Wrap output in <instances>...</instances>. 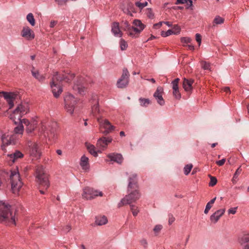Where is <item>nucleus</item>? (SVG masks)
Here are the masks:
<instances>
[{
    "label": "nucleus",
    "instance_id": "423d86ee",
    "mask_svg": "<svg viewBox=\"0 0 249 249\" xmlns=\"http://www.w3.org/2000/svg\"><path fill=\"white\" fill-rule=\"evenodd\" d=\"M64 108L67 113L72 115L74 111L75 105L78 102L77 98L73 95L68 93L64 97Z\"/></svg>",
    "mask_w": 249,
    "mask_h": 249
},
{
    "label": "nucleus",
    "instance_id": "603ef678",
    "mask_svg": "<svg viewBox=\"0 0 249 249\" xmlns=\"http://www.w3.org/2000/svg\"><path fill=\"white\" fill-rule=\"evenodd\" d=\"M54 1L59 6L66 4L67 3V0H54Z\"/></svg>",
    "mask_w": 249,
    "mask_h": 249
},
{
    "label": "nucleus",
    "instance_id": "2f4dec72",
    "mask_svg": "<svg viewBox=\"0 0 249 249\" xmlns=\"http://www.w3.org/2000/svg\"><path fill=\"white\" fill-rule=\"evenodd\" d=\"M31 72L33 76L39 81H43L44 80L45 77L43 75L40 74L38 71L36 70L34 68H33Z\"/></svg>",
    "mask_w": 249,
    "mask_h": 249
},
{
    "label": "nucleus",
    "instance_id": "4d7b16f0",
    "mask_svg": "<svg viewBox=\"0 0 249 249\" xmlns=\"http://www.w3.org/2000/svg\"><path fill=\"white\" fill-rule=\"evenodd\" d=\"M225 159H223L221 160L216 161V163L219 166H222L225 163Z\"/></svg>",
    "mask_w": 249,
    "mask_h": 249
},
{
    "label": "nucleus",
    "instance_id": "4be33fe9",
    "mask_svg": "<svg viewBox=\"0 0 249 249\" xmlns=\"http://www.w3.org/2000/svg\"><path fill=\"white\" fill-rule=\"evenodd\" d=\"M225 212V209H219L216 211L210 217L211 222L213 224L216 223L220 217L224 214Z\"/></svg>",
    "mask_w": 249,
    "mask_h": 249
},
{
    "label": "nucleus",
    "instance_id": "f704fd0d",
    "mask_svg": "<svg viewBox=\"0 0 249 249\" xmlns=\"http://www.w3.org/2000/svg\"><path fill=\"white\" fill-rule=\"evenodd\" d=\"M200 65L201 68L204 70L211 71V65L209 63L204 61L200 62Z\"/></svg>",
    "mask_w": 249,
    "mask_h": 249
},
{
    "label": "nucleus",
    "instance_id": "c9c22d12",
    "mask_svg": "<svg viewBox=\"0 0 249 249\" xmlns=\"http://www.w3.org/2000/svg\"><path fill=\"white\" fill-rule=\"evenodd\" d=\"M119 44L120 49L122 51L125 50L128 47L127 42L123 38L120 39Z\"/></svg>",
    "mask_w": 249,
    "mask_h": 249
},
{
    "label": "nucleus",
    "instance_id": "f257e3e1",
    "mask_svg": "<svg viewBox=\"0 0 249 249\" xmlns=\"http://www.w3.org/2000/svg\"><path fill=\"white\" fill-rule=\"evenodd\" d=\"M0 222L16 225L15 213L12 212L11 206L2 201H0Z\"/></svg>",
    "mask_w": 249,
    "mask_h": 249
},
{
    "label": "nucleus",
    "instance_id": "5701e85b",
    "mask_svg": "<svg viewBox=\"0 0 249 249\" xmlns=\"http://www.w3.org/2000/svg\"><path fill=\"white\" fill-rule=\"evenodd\" d=\"M83 80L79 79L74 83L73 87V89L80 94H83L85 93L86 89L84 83L83 82Z\"/></svg>",
    "mask_w": 249,
    "mask_h": 249
},
{
    "label": "nucleus",
    "instance_id": "ea45409f",
    "mask_svg": "<svg viewBox=\"0 0 249 249\" xmlns=\"http://www.w3.org/2000/svg\"><path fill=\"white\" fill-rule=\"evenodd\" d=\"M193 167L192 164H187L184 168V173L185 175H188L191 172Z\"/></svg>",
    "mask_w": 249,
    "mask_h": 249
},
{
    "label": "nucleus",
    "instance_id": "de8ad7c7",
    "mask_svg": "<svg viewBox=\"0 0 249 249\" xmlns=\"http://www.w3.org/2000/svg\"><path fill=\"white\" fill-rule=\"evenodd\" d=\"M172 34H173V31H172V29H169L166 32L162 31L161 33V36L163 37H167V36H168L170 35H171Z\"/></svg>",
    "mask_w": 249,
    "mask_h": 249
},
{
    "label": "nucleus",
    "instance_id": "cd10ccee",
    "mask_svg": "<svg viewBox=\"0 0 249 249\" xmlns=\"http://www.w3.org/2000/svg\"><path fill=\"white\" fill-rule=\"evenodd\" d=\"M80 165L83 170H86L89 169V160L85 155L82 156L80 159Z\"/></svg>",
    "mask_w": 249,
    "mask_h": 249
},
{
    "label": "nucleus",
    "instance_id": "680f3d73",
    "mask_svg": "<svg viewBox=\"0 0 249 249\" xmlns=\"http://www.w3.org/2000/svg\"><path fill=\"white\" fill-rule=\"evenodd\" d=\"M71 230V227L70 225H67L64 229V231L66 232L69 231Z\"/></svg>",
    "mask_w": 249,
    "mask_h": 249
},
{
    "label": "nucleus",
    "instance_id": "2eb2a0df",
    "mask_svg": "<svg viewBox=\"0 0 249 249\" xmlns=\"http://www.w3.org/2000/svg\"><path fill=\"white\" fill-rule=\"evenodd\" d=\"M129 73L127 69L124 68L123 70V73L120 78L117 82V86L119 88H124L126 87L129 83Z\"/></svg>",
    "mask_w": 249,
    "mask_h": 249
},
{
    "label": "nucleus",
    "instance_id": "8fccbe9b",
    "mask_svg": "<svg viewBox=\"0 0 249 249\" xmlns=\"http://www.w3.org/2000/svg\"><path fill=\"white\" fill-rule=\"evenodd\" d=\"M181 42L183 43H189L191 41V38L189 37H182L180 38Z\"/></svg>",
    "mask_w": 249,
    "mask_h": 249
},
{
    "label": "nucleus",
    "instance_id": "338daca9",
    "mask_svg": "<svg viewBox=\"0 0 249 249\" xmlns=\"http://www.w3.org/2000/svg\"><path fill=\"white\" fill-rule=\"evenodd\" d=\"M187 47L190 50H194L195 49V47L193 45H188Z\"/></svg>",
    "mask_w": 249,
    "mask_h": 249
},
{
    "label": "nucleus",
    "instance_id": "0e129e2a",
    "mask_svg": "<svg viewBox=\"0 0 249 249\" xmlns=\"http://www.w3.org/2000/svg\"><path fill=\"white\" fill-rule=\"evenodd\" d=\"M216 199V197H215L208 203H209L210 204H211V205H212L214 203Z\"/></svg>",
    "mask_w": 249,
    "mask_h": 249
},
{
    "label": "nucleus",
    "instance_id": "4c0bfd02",
    "mask_svg": "<svg viewBox=\"0 0 249 249\" xmlns=\"http://www.w3.org/2000/svg\"><path fill=\"white\" fill-rule=\"evenodd\" d=\"M130 206L133 215L135 216H137L139 212L138 207L132 204H130Z\"/></svg>",
    "mask_w": 249,
    "mask_h": 249
},
{
    "label": "nucleus",
    "instance_id": "f3484780",
    "mask_svg": "<svg viewBox=\"0 0 249 249\" xmlns=\"http://www.w3.org/2000/svg\"><path fill=\"white\" fill-rule=\"evenodd\" d=\"M24 157V154L19 150H16L11 154H8L6 160L8 161L13 163Z\"/></svg>",
    "mask_w": 249,
    "mask_h": 249
},
{
    "label": "nucleus",
    "instance_id": "0eeeda50",
    "mask_svg": "<svg viewBox=\"0 0 249 249\" xmlns=\"http://www.w3.org/2000/svg\"><path fill=\"white\" fill-rule=\"evenodd\" d=\"M128 194L122 199L118 204V207H120L124 205L131 204L132 202H135L140 197L141 195L138 189L131 190L128 192Z\"/></svg>",
    "mask_w": 249,
    "mask_h": 249
},
{
    "label": "nucleus",
    "instance_id": "e433bc0d",
    "mask_svg": "<svg viewBox=\"0 0 249 249\" xmlns=\"http://www.w3.org/2000/svg\"><path fill=\"white\" fill-rule=\"evenodd\" d=\"M140 105L142 107H146L150 103V101L148 99L142 98L139 99Z\"/></svg>",
    "mask_w": 249,
    "mask_h": 249
},
{
    "label": "nucleus",
    "instance_id": "bf43d9fd",
    "mask_svg": "<svg viewBox=\"0 0 249 249\" xmlns=\"http://www.w3.org/2000/svg\"><path fill=\"white\" fill-rule=\"evenodd\" d=\"M162 23H163V21H161L158 23H156L154 25V27L155 28H160L162 25Z\"/></svg>",
    "mask_w": 249,
    "mask_h": 249
},
{
    "label": "nucleus",
    "instance_id": "4468645a",
    "mask_svg": "<svg viewBox=\"0 0 249 249\" xmlns=\"http://www.w3.org/2000/svg\"><path fill=\"white\" fill-rule=\"evenodd\" d=\"M23 124L24 127L25 126L26 132L29 134L32 133L37 125V121L36 119H33L29 121L26 119H23L21 121H18Z\"/></svg>",
    "mask_w": 249,
    "mask_h": 249
},
{
    "label": "nucleus",
    "instance_id": "1a4fd4ad",
    "mask_svg": "<svg viewBox=\"0 0 249 249\" xmlns=\"http://www.w3.org/2000/svg\"><path fill=\"white\" fill-rule=\"evenodd\" d=\"M3 97L6 100L9 107V109L12 108L14 104L20 99V96L17 92H3Z\"/></svg>",
    "mask_w": 249,
    "mask_h": 249
},
{
    "label": "nucleus",
    "instance_id": "20e7f679",
    "mask_svg": "<svg viewBox=\"0 0 249 249\" xmlns=\"http://www.w3.org/2000/svg\"><path fill=\"white\" fill-rule=\"evenodd\" d=\"M29 112V105L27 102H21L18 104L16 108L10 115V118L17 124L21 121V118Z\"/></svg>",
    "mask_w": 249,
    "mask_h": 249
},
{
    "label": "nucleus",
    "instance_id": "5fc2aeb1",
    "mask_svg": "<svg viewBox=\"0 0 249 249\" xmlns=\"http://www.w3.org/2000/svg\"><path fill=\"white\" fill-rule=\"evenodd\" d=\"M212 207V205L210 204L209 203H207L205 207V209L204 210V213L205 214H207L210 211V210L211 209Z\"/></svg>",
    "mask_w": 249,
    "mask_h": 249
},
{
    "label": "nucleus",
    "instance_id": "c85d7f7f",
    "mask_svg": "<svg viewBox=\"0 0 249 249\" xmlns=\"http://www.w3.org/2000/svg\"><path fill=\"white\" fill-rule=\"evenodd\" d=\"M193 82L194 81L191 79L188 80L186 78H184L183 82V87L185 91H189L192 89V85Z\"/></svg>",
    "mask_w": 249,
    "mask_h": 249
},
{
    "label": "nucleus",
    "instance_id": "a18cd8bd",
    "mask_svg": "<svg viewBox=\"0 0 249 249\" xmlns=\"http://www.w3.org/2000/svg\"><path fill=\"white\" fill-rule=\"evenodd\" d=\"M146 14L147 16L150 18H154V14L150 8H147L146 10Z\"/></svg>",
    "mask_w": 249,
    "mask_h": 249
},
{
    "label": "nucleus",
    "instance_id": "72a5a7b5",
    "mask_svg": "<svg viewBox=\"0 0 249 249\" xmlns=\"http://www.w3.org/2000/svg\"><path fill=\"white\" fill-rule=\"evenodd\" d=\"M26 19L31 26H34L35 25V19L32 13H29L26 16Z\"/></svg>",
    "mask_w": 249,
    "mask_h": 249
},
{
    "label": "nucleus",
    "instance_id": "a19ab883",
    "mask_svg": "<svg viewBox=\"0 0 249 249\" xmlns=\"http://www.w3.org/2000/svg\"><path fill=\"white\" fill-rule=\"evenodd\" d=\"M248 242H249V234L244 235L240 239L241 244L248 243Z\"/></svg>",
    "mask_w": 249,
    "mask_h": 249
},
{
    "label": "nucleus",
    "instance_id": "c756f323",
    "mask_svg": "<svg viewBox=\"0 0 249 249\" xmlns=\"http://www.w3.org/2000/svg\"><path fill=\"white\" fill-rule=\"evenodd\" d=\"M95 223L97 225L101 226L107 223V219L105 215L98 216L96 217Z\"/></svg>",
    "mask_w": 249,
    "mask_h": 249
},
{
    "label": "nucleus",
    "instance_id": "69168bd1",
    "mask_svg": "<svg viewBox=\"0 0 249 249\" xmlns=\"http://www.w3.org/2000/svg\"><path fill=\"white\" fill-rule=\"evenodd\" d=\"M224 91L227 93H230V89L229 87H225L223 89Z\"/></svg>",
    "mask_w": 249,
    "mask_h": 249
},
{
    "label": "nucleus",
    "instance_id": "f8f14e48",
    "mask_svg": "<svg viewBox=\"0 0 249 249\" xmlns=\"http://www.w3.org/2000/svg\"><path fill=\"white\" fill-rule=\"evenodd\" d=\"M30 157L33 160H37L40 158L41 153L40 146L36 142H30L29 144Z\"/></svg>",
    "mask_w": 249,
    "mask_h": 249
},
{
    "label": "nucleus",
    "instance_id": "c03bdc74",
    "mask_svg": "<svg viewBox=\"0 0 249 249\" xmlns=\"http://www.w3.org/2000/svg\"><path fill=\"white\" fill-rule=\"evenodd\" d=\"M162 229V226L161 225H157L155 226V227L153 229V231L155 232V234L156 235H157L159 234V233L160 232V231Z\"/></svg>",
    "mask_w": 249,
    "mask_h": 249
},
{
    "label": "nucleus",
    "instance_id": "774afa93",
    "mask_svg": "<svg viewBox=\"0 0 249 249\" xmlns=\"http://www.w3.org/2000/svg\"><path fill=\"white\" fill-rule=\"evenodd\" d=\"M56 152L59 155H61L62 154V151L60 149L56 150Z\"/></svg>",
    "mask_w": 249,
    "mask_h": 249
},
{
    "label": "nucleus",
    "instance_id": "412c9836",
    "mask_svg": "<svg viewBox=\"0 0 249 249\" xmlns=\"http://www.w3.org/2000/svg\"><path fill=\"white\" fill-rule=\"evenodd\" d=\"M133 24L132 31L135 35L140 34L145 28V25L139 19H135Z\"/></svg>",
    "mask_w": 249,
    "mask_h": 249
},
{
    "label": "nucleus",
    "instance_id": "37998d69",
    "mask_svg": "<svg viewBox=\"0 0 249 249\" xmlns=\"http://www.w3.org/2000/svg\"><path fill=\"white\" fill-rule=\"evenodd\" d=\"M179 79L177 78L172 82L173 89H178V82Z\"/></svg>",
    "mask_w": 249,
    "mask_h": 249
},
{
    "label": "nucleus",
    "instance_id": "3c124183",
    "mask_svg": "<svg viewBox=\"0 0 249 249\" xmlns=\"http://www.w3.org/2000/svg\"><path fill=\"white\" fill-rule=\"evenodd\" d=\"M196 39L197 42L198 44V45L200 46L201 42V36L199 34H196Z\"/></svg>",
    "mask_w": 249,
    "mask_h": 249
},
{
    "label": "nucleus",
    "instance_id": "f03ea898",
    "mask_svg": "<svg viewBox=\"0 0 249 249\" xmlns=\"http://www.w3.org/2000/svg\"><path fill=\"white\" fill-rule=\"evenodd\" d=\"M24 131V125L21 123L14 128V134L13 135H8L6 134H2L1 136V149L3 151L6 150V146L11 144H15L17 140V135H22Z\"/></svg>",
    "mask_w": 249,
    "mask_h": 249
},
{
    "label": "nucleus",
    "instance_id": "393cba45",
    "mask_svg": "<svg viewBox=\"0 0 249 249\" xmlns=\"http://www.w3.org/2000/svg\"><path fill=\"white\" fill-rule=\"evenodd\" d=\"M111 32L116 37H121L123 36V33L119 28L118 22H113L111 26Z\"/></svg>",
    "mask_w": 249,
    "mask_h": 249
},
{
    "label": "nucleus",
    "instance_id": "864d4df0",
    "mask_svg": "<svg viewBox=\"0 0 249 249\" xmlns=\"http://www.w3.org/2000/svg\"><path fill=\"white\" fill-rule=\"evenodd\" d=\"M175 218L172 214H169L168 215V223L169 225H171L175 221Z\"/></svg>",
    "mask_w": 249,
    "mask_h": 249
},
{
    "label": "nucleus",
    "instance_id": "6ab92c4d",
    "mask_svg": "<svg viewBox=\"0 0 249 249\" xmlns=\"http://www.w3.org/2000/svg\"><path fill=\"white\" fill-rule=\"evenodd\" d=\"M163 92V88L161 87H158L153 95L157 103L160 106H163L165 104L164 100L162 97Z\"/></svg>",
    "mask_w": 249,
    "mask_h": 249
},
{
    "label": "nucleus",
    "instance_id": "052dcab7",
    "mask_svg": "<svg viewBox=\"0 0 249 249\" xmlns=\"http://www.w3.org/2000/svg\"><path fill=\"white\" fill-rule=\"evenodd\" d=\"M187 2V0H177V4H184Z\"/></svg>",
    "mask_w": 249,
    "mask_h": 249
},
{
    "label": "nucleus",
    "instance_id": "6e6552de",
    "mask_svg": "<svg viewBox=\"0 0 249 249\" xmlns=\"http://www.w3.org/2000/svg\"><path fill=\"white\" fill-rule=\"evenodd\" d=\"M59 83L58 72H56L53 75L52 80L50 83L52 93L55 98L58 97L62 92V88Z\"/></svg>",
    "mask_w": 249,
    "mask_h": 249
},
{
    "label": "nucleus",
    "instance_id": "dca6fc26",
    "mask_svg": "<svg viewBox=\"0 0 249 249\" xmlns=\"http://www.w3.org/2000/svg\"><path fill=\"white\" fill-rule=\"evenodd\" d=\"M21 36L26 40L31 41L35 37L34 32L27 26H24L21 31Z\"/></svg>",
    "mask_w": 249,
    "mask_h": 249
},
{
    "label": "nucleus",
    "instance_id": "b1692460",
    "mask_svg": "<svg viewBox=\"0 0 249 249\" xmlns=\"http://www.w3.org/2000/svg\"><path fill=\"white\" fill-rule=\"evenodd\" d=\"M74 74L71 73L64 72L59 73L58 72V77L59 82L64 81L65 82H70L74 78Z\"/></svg>",
    "mask_w": 249,
    "mask_h": 249
},
{
    "label": "nucleus",
    "instance_id": "7c9ffc66",
    "mask_svg": "<svg viewBox=\"0 0 249 249\" xmlns=\"http://www.w3.org/2000/svg\"><path fill=\"white\" fill-rule=\"evenodd\" d=\"M86 146L90 154L95 157H96L98 156V153L95 150V147L93 145L89 143H86Z\"/></svg>",
    "mask_w": 249,
    "mask_h": 249
},
{
    "label": "nucleus",
    "instance_id": "09e8293b",
    "mask_svg": "<svg viewBox=\"0 0 249 249\" xmlns=\"http://www.w3.org/2000/svg\"><path fill=\"white\" fill-rule=\"evenodd\" d=\"M217 183V179L216 178L212 176H210V181L209 182V186H214Z\"/></svg>",
    "mask_w": 249,
    "mask_h": 249
},
{
    "label": "nucleus",
    "instance_id": "a211bd4d",
    "mask_svg": "<svg viewBox=\"0 0 249 249\" xmlns=\"http://www.w3.org/2000/svg\"><path fill=\"white\" fill-rule=\"evenodd\" d=\"M135 189H138L137 175L132 174L128 178V192H130L131 190Z\"/></svg>",
    "mask_w": 249,
    "mask_h": 249
},
{
    "label": "nucleus",
    "instance_id": "7ed1b4c3",
    "mask_svg": "<svg viewBox=\"0 0 249 249\" xmlns=\"http://www.w3.org/2000/svg\"><path fill=\"white\" fill-rule=\"evenodd\" d=\"M36 178L40 189L39 192L41 194H45V192L42 189L47 190L50 187V184L49 181L48 175L42 166L36 167Z\"/></svg>",
    "mask_w": 249,
    "mask_h": 249
},
{
    "label": "nucleus",
    "instance_id": "9d476101",
    "mask_svg": "<svg viewBox=\"0 0 249 249\" xmlns=\"http://www.w3.org/2000/svg\"><path fill=\"white\" fill-rule=\"evenodd\" d=\"M97 122L99 123L100 129H104L102 132L104 135L111 133L115 129V127L112 125L107 119H103V117H98Z\"/></svg>",
    "mask_w": 249,
    "mask_h": 249
},
{
    "label": "nucleus",
    "instance_id": "49530a36",
    "mask_svg": "<svg viewBox=\"0 0 249 249\" xmlns=\"http://www.w3.org/2000/svg\"><path fill=\"white\" fill-rule=\"evenodd\" d=\"M173 95L174 96V97L177 99H180L181 98V94L179 91L178 89H173Z\"/></svg>",
    "mask_w": 249,
    "mask_h": 249
},
{
    "label": "nucleus",
    "instance_id": "bb28decb",
    "mask_svg": "<svg viewBox=\"0 0 249 249\" xmlns=\"http://www.w3.org/2000/svg\"><path fill=\"white\" fill-rule=\"evenodd\" d=\"M123 29L126 32L127 35L132 37H136L135 33L132 31V26L129 23L125 21L123 23Z\"/></svg>",
    "mask_w": 249,
    "mask_h": 249
},
{
    "label": "nucleus",
    "instance_id": "aec40b11",
    "mask_svg": "<svg viewBox=\"0 0 249 249\" xmlns=\"http://www.w3.org/2000/svg\"><path fill=\"white\" fill-rule=\"evenodd\" d=\"M112 141V139L111 137H103L98 140L96 145L101 150H104Z\"/></svg>",
    "mask_w": 249,
    "mask_h": 249
},
{
    "label": "nucleus",
    "instance_id": "e2e57ef3",
    "mask_svg": "<svg viewBox=\"0 0 249 249\" xmlns=\"http://www.w3.org/2000/svg\"><path fill=\"white\" fill-rule=\"evenodd\" d=\"M56 22L55 21H52L50 23V27L51 28H53L56 25Z\"/></svg>",
    "mask_w": 249,
    "mask_h": 249
},
{
    "label": "nucleus",
    "instance_id": "ddd939ff",
    "mask_svg": "<svg viewBox=\"0 0 249 249\" xmlns=\"http://www.w3.org/2000/svg\"><path fill=\"white\" fill-rule=\"evenodd\" d=\"M102 196L103 193L102 192L94 190L93 188L89 187L85 188L83 189V192L82 194L83 198L86 199H91L94 198L96 196Z\"/></svg>",
    "mask_w": 249,
    "mask_h": 249
},
{
    "label": "nucleus",
    "instance_id": "79ce46f5",
    "mask_svg": "<svg viewBox=\"0 0 249 249\" xmlns=\"http://www.w3.org/2000/svg\"><path fill=\"white\" fill-rule=\"evenodd\" d=\"M181 28L178 25H175L173 26L172 31L174 35L179 34L180 32Z\"/></svg>",
    "mask_w": 249,
    "mask_h": 249
},
{
    "label": "nucleus",
    "instance_id": "58836bf2",
    "mask_svg": "<svg viewBox=\"0 0 249 249\" xmlns=\"http://www.w3.org/2000/svg\"><path fill=\"white\" fill-rule=\"evenodd\" d=\"M241 169L240 167H239L235 171V173L233 175V178L232 179V181L233 183H236V179L237 178L238 176L241 173Z\"/></svg>",
    "mask_w": 249,
    "mask_h": 249
},
{
    "label": "nucleus",
    "instance_id": "473e14b6",
    "mask_svg": "<svg viewBox=\"0 0 249 249\" xmlns=\"http://www.w3.org/2000/svg\"><path fill=\"white\" fill-rule=\"evenodd\" d=\"M224 22V18L220 17L219 16H216L213 19V26H215L217 25L222 24Z\"/></svg>",
    "mask_w": 249,
    "mask_h": 249
},
{
    "label": "nucleus",
    "instance_id": "39448f33",
    "mask_svg": "<svg viewBox=\"0 0 249 249\" xmlns=\"http://www.w3.org/2000/svg\"><path fill=\"white\" fill-rule=\"evenodd\" d=\"M10 179L12 191L16 194L19 191L23 185L17 168L10 171Z\"/></svg>",
    "mask_w": 249,
    "mask_h": 249
},
{
    "label": "nucleus",
    "instance_id": "6e6d98bb",
    "mask_svg": "<svg viewBox=\"0 0 249 249\" xmlns=\"http://www.w3.org/2000/svg\"><path fill=\"white\" fill-rule=\"evenodd\" d=\"M237 209V207H234V208H231L229 209L228 210V213L229 214H235L236 212Z\"/></svg>",
    "mask_w": 249,
    "mask_h": 249
},
{
    "label": "nucleus",
    "instance_id": "9b49d317",
    "mask_svg": "<svg viewBox=\"0 0 249 249\" xmlns=\"http://www.w3.org/2000/svg\"><path fill=\"white\" fill-rule=\"evenodd\" d=\"M90 102L91 104V114L97 119L98 117H102L101 115L103 110L99 108L98 96L96 94L92 95Z\"/></svg>",
    "mask_w": 249,
    "mask_h": 249
},
{
    "label": "nucleus",
    "instance_id": "13d9d810",
    "mask_svg": "<svg viewBox=\"0 0 249 249\" xmlns=\"http://www.w3.org/2000/svg\"><path fill=\"white\" fill-rule=\"evenodd\" d=\"M141 244L144 247H146L147 245V240L145 239H142L140 241Z\"/></svg>",
    "mask_w": 249,
    "mask_h": 249
},
{
    "label": "nucleus",
    "instance_id": "a878e982",
    "mask_svg": "<svg viewBox=\"0 0 249 249\" xmlns=\"http://www.w3.org/2000/svg\"><path fill=\"white\" fill-rule=\"evenodd\" d=\"M107 157L111 161L116 162L117 163L121 164L123 160V158L121 154L118 153H110L107 155Z\"/></svg>",
    "mask_w": 249,
    "mask_h": 249
}]
</instances>
